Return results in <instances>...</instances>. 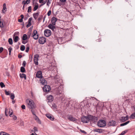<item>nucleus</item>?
<instances>
[{
  "instance_id": "1",
  "label": "nucleus",
  "mask_w": 135,
  "mask_h": 135,
  "mask_svg": "<svg viewBox=\"0 0 135 135\" xmlns=\"http://www.w3.org/2000/svg\"><path fill=\"white\" fill-rule=\"evenodd\" d=\"M26 103L27 106L29 108L32 109L35 108V104L32 100L27 99L26 100Z\"/></svg>"
},
{
  "instance_id": "2",
  "label": "nucleus",
  "mask_w": 135,
  "mask_h": 135,
  "mask_svg": "<svg viewBox=\"0 0 135 135\" xmlns=\"http://www.w3.org/2000/svg\"><path fill=\"white\" fill-rule=\"evenodd\" d=\"M106 124V122L103 120H100L98 122V126L100 127H105Z\"/></svg>"
},
{
  "instance_id": "3",
  "label": "nucleus",
  "mask_w": 135,
  "mask_h": 135,
  "mask_svg": "<svg viewBox=\"0 0 135 135\" xmlns=\"http://www.w3.org/2000/svg\"><path fill=\"white\" fill-rule=\"evenodd\" d=\"M43 88V90L45 92H48L51 90V88L49 85H45Z\"/></svg>"
},
{
  "instance_id": "4",
  "label": "nucleus",
  "mask_w": 135,
  "mask_h": 135,
  "mask_svg": "<svg viewBox=\"0 0 135 135\" xmlns=\"http://www.w3.org/2000/svg\"><path fill=\"white\" fill-rule=\"evenodd\" d=\"M39 57V55L37 54H35L34 56V61L35 64L36 65H38V58Z\"/></svg>"
},
{
  "instance_id": "5",
  "label": "nucleus",
  "mask_w": 135,
  "mask_h": 135,
  "mask_svg": "<svg viewBox=\"0 0 135 135\" xmlns=\"http://www.w3.org/2000/svg\"><path fill=\"white\" fill-rule=\"evenodd\" d=\"M51 32L50 30L46 29L44 31V34L45 36L48 37L51 35Z\"/></svg>"
},
{
  "instance_id": "6",
  "label": "nucleus",
  "mask_w": 135,
  "mask_h": 135,
  "mask_svg": "<svg viewBox=\"0 0 135 135\" xmlns=\"http://www.w3.org/2000/svg\"><path fill=\"white\" fill-rule=\"evenodd\" d=\"M46 41V38L44 37H40L39 38L38 42L41 44H44L45 42Z\"/></svg>"
},
{
  "instance_id": "7",
  "label": "nucleus",
  "mask_w": 135,
  "mask_h": 135,
  "mask_svg": "<svg viewBox=\"0 0 135 135\" xmlns=\"http://www.w3.org/2000/svg\"><path fill=\"white\" fill-rule=\"evenodd\" d=\"M37 32L36 30H34L33 31L32 36L33 37V38L35 39H37L38 37V35L37 34Z\"/></svg>"
},
{
  "instance_id": "8",
  "label": "nucleus",
  "mask_w": 135,
  "mask_h": 135,
  "mask_svg": "<svg viewBox=\"0 0 135 135\" xmlns=\"http://www.w3.org/2000/svg\"><path fill=\"white\" fill-rule=\"evenodd\" d=\"M36 77L39 78H42V72L41 71H38L36 74Z\"/></svg>"
},
{
  "instance_id": "9",
  "label": "nucleus",
  "mask_w": 135,
  "mask_h": 135,
  "mask_svg": "<svg viewBox=\"0 0 135 135\" xmlns=\"http://www.w3.org/2000/svg\"><path fill=\"white\" fill-rule=\"evenodd\" d=\"M116 124V122L115 121L113 120H111L109 121L108 122V125L109 126H115Z\"/></svg>"
},
{
  "instance_id": "10",
  "label": "nucleus",
  "mask_w": 135,
  "mask_h": 135,
  "mask_svg": "<svg viewBox=\"0 0 135 135\" xmlns=\"http://www.w3.org/2000/svg\"><path fill=\"white\" fill-rule=\"evenodd\" d=\"M82 122L84 123H88L90 120L91 121L93 119H81Z\"/></svg>"
},
{
  "instance_id": "11",
  "label": "nucleus",
  "mask_w": 135,
  "mask_h": 135,
  "mask_svg": "<svg viewBox=\"0 0 135 135\" xmlns=\"http://www.w3.org/2000/svg\"><path fill=\"white\" fill-rule=\"evenodd\" d=\"M52 24H50L48 25V27L49 28L51 29L53 31H55L56 30V27L54 26V25H52Z\"/></svg>"
},
{
  "instance_id": "12",
  "label": "nucleus",
  "mask_w": 135,
  "mask_h": 135,
  "mask_svg": "<svg viewBox=\"0 0 135 135\" xmlns=\"http://www.w3.org/2000/svg\"><path fill=\"white\" fill-rule=\"evenodd\" d=\"M40 83H41L43 85H45L47 84V82L46 80L42 78H41L40 80Z\"/></svg>"
},
{
  "instance_id": "13",
  "label": "nucleus",
  "mask_w": 135,
  "mask_h": 135,
  "mask_svg": "<svg viewBox=\"0 0 135 135\" xmlns=\"http://www.w3.org/2000/svg\"><path fill=\"white\" fill-rule=\"evenodd\" d=\"M47 99L48 100V102H51L53 100V97L52 95H50L49 96H48Z\"/></svg>"
},
{
  "instance_id": "14",
  "label": "nucleus",
  "mask_w": 135,
  "mask_h": 135,
  "mask_svg": "<svg viewBox=\"0 0 135 135\" xmlns=\"http://www.w3.org/2000/svg\"><path fill=\"white\" fill-rule=\"evenodd\" d=\"M57 19L55 17H53L51 19V21L52 24L53 25H55V22L57 21Z\"/></svg>"
},
{
  "instance_id": "15",
  "label": "nucleus",
  "mask_w": 135,
  "mask_h": 135,
  "mask_svg": "<svg viewBox=\"0 0 135 135\" xmlns=\"http://www.w3.org/2000/svg\"><path fill=\"white\" fill-rule=\"evenodd\" d=\"M7 11V8L6 7V4L4 3L3 4V7L2 9V12L4 13H5V12Z\"/></svg>"
},
{
  "instance_id": "16",
  "label": "nucleus",
  "mask_w": 135,
  "mask_h": 135,
  "mask_svg": "<svg viewBox=\"0 0 135 135\" xmlns=\"http://www.w3.org/2000/svg\"><path fill=\"white\" fill-rule=\"evenodd\" d=\"M93 131L94 132L101 133L103 131V130L101 129H94Z\"/></svg>"
},
{
  "instance_id": "17",
  "label": "nucleus",
  "mask_w": 135,
  "mask_h": 135,
  "mask_svg": "<svg viewBox=\"0 0 135 135\" xmlns=\"http://www.w3.org/2000/svg\"><path fill=\"white\" fill-rule=\"evenodd\" d=\"M39 14V12H37L36 13H34L33 14V17L35 20H36L37 19Z\"/></svg>"
},
{
  "instance_id": "18",
  "label": "nucleus",
  "mask_w": 135,
  "mask_h": 135,
  "mask_svg": "<svg viewBox=\"0 0 135 135\" xmlns=\"http://www.w3.org/2000/svg\"><path fill=\"white\" fill-rule=\"evenodd\" d=\"M96 110L97 111H99L102 109V107L100 106L98 104L96 107Z\"/></svg>"
},
{
  "instance_id": "19",
  "label": "nucleus",
  "mask_w": 135,
  "mask_h": 135,
  "mask_svg": "<svg viewBox=\"0 0 135 135\" xmlns=\"http://www.w3.org/2000/svg\"><path fill=\"white\" fill-rule=\"evenodd\" d=\"M19 38L18 36H13V40L15 42H17L19 40Z\"/></svg>"
},
{
  "instance_id": "20",
  "label": "nucleus",
  "mask_w": 135,
  "mask_h": 135,
  "mask_svg": "<svg viewBox=\"0 0 135 135\" xmlns=\"http://www.w3.org/2000/svg\"><path fill=\"white\" fill-rule=\"evenodd\" d=\"M46 116L48 118H54V117L50 114H46Z\"/></svg>"
},
{
  "instance_id": "21",
  "label": "nucleus",
  "mask_w": 135,
  "mask_h": 135,
  "mask_svg": "<svg viewBox=\"0 0 135 135\" xmlns=\"http://www.w3.org/2000/svg\"><path fill=\"white\" fill-rule=\"evenodd\" d=\"M34 6H35L33 9V11H36L38 9V4L37 3H36L35 4Z\"/></svg>"
},
{
  "instance_id": "22",
  "label": "nucleus",
  "mask_w": 135,
  "mask_h": 135,
  "mask_svg": "<svg viewBox=\"0 0 135 135\" xmlns=\"http://www.w3.org/2000/svg\"><path fill=\"white\" fill-rule=\"evenodd\" d=\"M31 112H32V113L33 114V117L34 118H38L37 116L35 114V113L34 110H31Z\"/></svg>"
},
{
  "instance_id": "23",
  "label": "nucleus",
  "mask_w": 135,
  "mask_h": 135,
  "mask_svg": "<svg viewBox=\"0 0 135 135\" xmlns=\"http://www.w3.org/2000/svg\"><path fill=\"white\" fill-rule=\"evenodd\" d=\"M20 77L21 78H24L25 79H26V77L25 74H20Z\"/></svg>"
},
{
  "instance_id": "24",
  "label": "nucleus",
  "mask_w": 135,
  "mask_h": 135,
  "mask_svg": "<svg viewBox=\"0 0 135 135\" xmlns=\"http://www.w3.org/2000/svg\"><path fill=\"white\" fill-rule=\"evenodd\" d=\"M27 35L26 34H24L23 36L22 40H25L27 39Z\"/></svg>"
},
{
  "instance_id": "25",
  "label": "nucleus",
  "mask_w": 135,
  "mask_h": 135,
  "mask_svg": "<svg viewBox=\"0 0 135 135\" xmlns=\"http://www.w3.org/2000/svg\"><path fill=\"white\" fill-rule=\"evenodd\" d=\"M0 135H10L9 134L5 132H1L0 133Z\"/></svg>"
},
{
  "instance_id": "26",
  "label": "nucleus",
  "mask_w": 135,
  "mask_h": 135,
  "mask_svg": "<svg viewBox=\"0 0 135 135\" xmlns=\"http://www.w3.org/2000/svg\"><path fill=\"white\" fill-rule=\"evenodd\" d=\"M68 120L75 122L76 121L77 119H68Z\"/></svg>"
},
{
  "instance_id": "27",
  "label": "nucleus",
  "mask_w": 135,
  "mask_h": 135,
  "mask_svg": "<svg viewBox=\"0 0 135 135\" xmlns=\"http://www.w3.org/2000/svg\"><path fill=\"white\" fill-rule=\"evenodd\" d=\"M21 71L22 73H25V68L23 67H21Z\"/></svg>"
},
{
  "instance_id": "28",
  "label": "nucleus",
  "mask_w": 135,
  "mask_h": 135,
  "mask_svg": "<svg viewBox=\"0 0 135 135\" xmlns=\"http://www.w3.org/2000/svg\"><path fill=\"white\" fill-rule=\"evenodd\" d=\"M8 42L10 45H12L13 44V41L11 38H9L8 40Z\"/></svg>"
},
{
  "instance_id": "29",
  "label": "nucleus",
  "mask_w": 135,
  "mask_h": 135,
  "mask_svg": "<svg viewBox=\"0 0 135 135\" xmlns=\"http://www.w3.org/2000/svg\"><path fill=\"white\" fill-rule=\"evenodd\" d=\"M25 49V47L24 45H22L20 47V50L22 51L24 50Z\"/></svg>"
},
{
  "instance_id": "30",
  "label": "nucleus",
  "mask_w": 135,
  "mask_h": 135,
  "mask_svg": "<svg viewBox=\"0 0 135 135\" xmlns=\"http://www.w3.org/2000/svg\"><path fill=\"white\" fill-rule=\"evenodd\" d=\"M128 131V130H125V131H123L122 133L119 135H124L126 132Z\"/></svg>"
},
{
  "instance_id": "31",
  "label": "nucleus",
  "mask_w": 135,
  "mask_h": 135,
  "mask_svg": "<svg viewBox=\"0 0 135 135\" xmlns=\"http://www.w3.org/2000/svg\"><path fill=\"white\" fill-rule=\"evenodd\" d=\"M129 122V121H127L126 122L124 123H123L120 124V126H125V125H126V124H127Z\"/></svg>"
},
{
  "instance_id": "32",
  "label": "nucleus",
  "mask_w": 135,
  "mask_h": 135,
  "mask_svg": "<svg viewBox=\"0 0 135 135\" xmlns=\"http://www.w3.org/2000/svg\"><path fill=\"white\" fill-rule=\"evenodd\" d=\"M15 97V95L13 93L11 94V98L12 100L14 99Z\"/></svg>"
},
{
  "instance_id": "33",
  "label": "nucleus",
  "mask_w": 135,
  "mask_h": 135,
  "mask_svg": "<svg viewBox=\"0 0 135 135\" xmlns=\"http://www.w3.org/2000/svg\"><path fill=\"white\" fill-rule=\"evenodd\" d=\"M134 117H135V113H133L130 115L129 118H134Z\"/></svg>"
},
{
  "instance_id": "34",
  "label": "nucleus",
  "mask_w": 135,
  "mask_h": 135,
  "mask_svg": "<svg viewBox=\"0 0 135 135\" xmlns=\"http://www.w3.org/2000/svg\"><path fill=\"white\" fill-rule=\"evenodd\" d=\"M36 121L40 124L41 123V121L39 119H35Z\"/></svg>"
},
{
  "instance_id": "35",
  "label": "nucleus",
  "mask_w": 135,
  "mask_h": 135,
  "mask_svg": "<svg viewBox=\"0 0 135 135\" xmlns=\"http://www.w3.org/2000/svg\"><path fill=\"white\" fill-rule=\"evenodd\" d=\"M9 115L10 117H12V115L13 112H12V110H11V111H10V110H9Z\"/></svg>"
},
{
  "instance_id": "36",
  "label": "nucleus",
  "mask_w": 135,
  "mask_h": 135,
  "mask_svg": "<svg viewBox=\"0 0 135 135\" xmlns=\"http://www.w3.org/2000/svg\"><path fill=\"white\" fill-rule=\"evenodd\" d=\"M28 0H26L25 1H25H23L22 2V3H24V5H25L26 4H28L29 3V2L28 3Z\"/></svg>"
},
{
  "instance_id": "37",
  "label": "nucleus",
  "mask_w": 135,
  "mask_h": 135,
  "mask_svg": "<svg viewBox=\"0 0 135 135\" xmlns=\"http://www.w3.org/2000/svg\"><path fill=\"white\" fill-rule=\"evenodd\" d=\"M85 118H94L93 116L91 115H89L87 117H85Z\"/></svg>"
},
{
  "instance_id": "38",
  "label": "nucleus",
  "mask_w": 135,
  "mask_h": 135,
  "mask_svg": "<svg viewBox=\"0 0 135 135\" xmlns=\"http://www.w3.org/2000/svg\"><path fill=\"white\" fill-rule=\"evenodd\" d=\"M0 85L1 87L2 88L4 87L5 86L4 84L2 82H1L0 83Z\"/></svg>"
},
{
  "instance_id": "39",
  "label": "nucleus",
  "mask_w": 135,
  "mask_h": 135,
  "mask_svg": "<svg viewBox=\"0 0 135 135\" xmlns=\"http://www.w3.org/2000/svg\"><path fill=\"white\" fill-rule=\"evenodd\" d=\"M31 6H29L28 7V12H31Z\"/></svg>"
},
{
  "instance_id": "40",
  "label": "nucleus",
  "mask_w": 135,
  "mask_h": 135,
  "mask_svg": "<svg viewBox=\"0 0 135 135\" xmlns=\"http://www.w3.org/2000/svg\"><path fill=\"white\" fill-rule=\"evenodd\" d=\"M5 94L7 95H10V93L9 91H7L6 90L5 91Z\"/></svg>"
},
{
  "instance_id": "41",
  "label": "nucleus",
  "mask_w": 135,
  "mask_h": 135,
  "mask_svg": "<svg viewBox=\"0 0 135 135\" xmlns=\"http://www.w3.org/2000/svg\"><path fill=\"white\" fill-rule=\"evenodd\" d=\"M51 0H47V5L49 6V4L51 3Z\"/></svg>"
},
{
  "instance_id": "42",
  "label": "nucleus",
  "mask_w": 135,
  "mask_h": 135,
  "mask_svg": "<svg viewBox=\"0 0 135 135\" xmlns=\"http://www.w3.org/2000/svg\"><path fill=\"white\" fill-rule=\"evenodd\" d=\"M31 23H28V24L26 26V27L27 28H28L30 26H31Z\"/></svg>"
},
{
  "instance_id": "43",
  "label": "nucleus",
  "mask_w": 135,
  "mask_h": 135,
  "mask_svg": "<svg viewBox=\"0 0 135 135\" xmlns=\"http://www.w3.org/2000/svg\"><path fill=\"white\" fill-rule=\"evenodd\" d=\"M128 119H122L121 120L122 122H125L128 120Z\"/></svg>"
},
{
  "instance_id": "44",
  "label": "nucleus",
  "mask_w": 135,
  "mask_h": 135,
  "mask_svg": "<svg viewBox=\"0 0 135 135\" xmlns=\"http://www.w3.org/2000/svg\"><path fill=\"white\" fill-rule=\"evenodd\" d=\"M51 11L50 10H49L48 12H47V15L48 16H50L51 14Z\"/></svg>"
},
{
  "instance_id": "45",
  "label": "nucleus",
  "mask_w": 135,
  "mask_h": 135,
  "mask_svg": "<svg viewBox=\"0 0 135 135\" xmlns=\"http://www.w3.org/2000/svg\"><path fill=\"white\" fill-rule=\"evenodd\" d=\"M3 48L2 47H0V53H1L3 51Z\"/></svg>"
},
{
  "instance_id": "46",
  "label": "nucleus",
  "mask_w": 135,
  "mask_h": 135,
  "mask_svg": "<svg viewBox=\"0 0 135 135\" xmlns=\"http://www.w3.org/2000/svg\"><path fill=\"white\" fill-rule=\"evenodd\" d=\"M12 50V48L11 47H10L8 49V51L9 52L11 53V52Z\"/></svg>"
},
{
  "instance_id": "47",
  "label": "nucleus",
  "mask_w": 135,
  "mask_h": 135,
  "mask_svg": "<svg viewBox=\"0 0 135 135\" xmlns=\"http://www.w3.org/2000/svg\"><path fill=\"white\" fill-rule=\"evenodd\" d=\"M29 47H27L26 48V52H27L29 51Z\"/></svg>"
},
{
  "instance_id": "48",
  "label": "nucleus",
  "mask_w": 135,
  "mask_h": 135,
  "mask_svg": "<svg viewBox=\"0 0 135 135\" xmlns=\"http://www.w3.org/2000/svg\"><path fill=\"white\" fill-rule=\"evenodd\" d=\"M34 129V133H35L36 131H38V130H37V128L36 127H34V128H33Z\"/></svg>"
},
{
  "instance_id": "49",
  "label": "nucleus",
  "mask_w": 135,
  "mask_h": 135,
  "mask_svg": "<svg viewBox=\"0 0 135 135\" xmlns=\"http://www.w3.org/2000/svg\"><path fill=\"white\" fill-rule=\"evenodd\" d=\"M23 19L21 18L18 19V21L19 22H21L23 21Z\"/></svg>"
},
{
  "instance_id": "50",
  "label": "nucleus",
  "mask_w": 135,
  "mask_h": 135,
  "mask_svg": "<svg viewBox=\"0 0 135 135\" xmlns=\"http://www.w3.org/2000/svg\"><path fill=\"white\" fill-rule=\"evenodd\" d=\"M32 18H29L28 20V23H31V22L32 20Z\"/></svg>"
},
{
  "instance_id": "51",
  "label": "nucleus",
  "mask_w": 135,
  "mask_h": 135,
  "mask_svg": "<svg viewBox=\"0 0 135 135\" xmlns=\"http://www.w3.org/2000/svg\"><path fill=\"white\" fill-rule=\"evenodd\" d=\"M26 61H24L23 62V64H22L24 66H25L26 65Z\"/></svg>"
},
{
  "instance_id": "52",
  "label": "nucleus",
  "mask_w": 135,
  "mask_h": 135,
  "mask_svg": "<svg viewBox=\"0 0 135 135\" xmlns=\"http://www.w3.org/2000/svg\"><path fill=\"white\" fill-rule=\"evenodd\" d=\"M21 108L23 109H25V106L24 105H22L21 106Z\"/></svg>"
},
{
  "instance_id": "53",
  "label": "nucleus",
  "mask_w": 135,
  "mask_h": 135,
  "mask_svg": "<svg viewBox=\"0 0 135 135\" xmlns=\"http://www.w3.org/2000/svg\"><path fill=\"white\" fill-rule=\"evenodd\" d=\"M4 119H0V122L2 123L4 122Z\"/></svg>"
},
{
  "instance_id": "54",
  "label": "nucleus",
  "mask_w": 135,
  "mask_h": 135,
  "mask_svg": "<svg viewBox=\"0 0 135 135\" xmlns=\"http://www.w3.org/2000/svg\"><path fill=\"white\" fill-rule=\"evenodd\" d=\"M80 131L81 132H82V133H84L85 134H86V132L82 130L81 129L80 130Z\"/></svg>"
},
{
  "instance_id": "55",
  "label": "nucleus",
  "mask_w": 135,
  "mask_h": 135,
  "mask_svg": "<svg viewBox=\"0 0 135 135\" xmlns=\"http://www.w3.org/2000/svg\"><path fill=\"white\" fill-rule=\"evenodd\" d=\"M19 32H15L13 35V36H15V35H17L18 34Z\"/></svg>"
},
{
  "instance_id": "56",
  "label": "nucleus",
  "mask_w": 135,
  "mask_h": 135,
  "mask_svg": "<svg viewBox=\"0 0 135 135\" xmlns=\"http://www.w3.org/2000/svg\"><path fill=\"white\" fill-rule=\"evenodd\" d=\"M59 90V93L61 94L62 91V88L60 91L59 90Z\"/></svg>"
},
{
  "instance_id": "57",
  "label": "nucleus",
  "mask_w": 135,
  "mask_h": 135,
  "mask_svg": "<svg viewBox=\"0 0 135 135\" xmlns=\"http://www.w3.org/2000/svg\"><path fill=\"white\" fill-rule=\"evenodd\" d=\"M44 0H39V2L40 3H43Z\"/></svg>"
},
{
  "instance_id": "58",
  "label": "nucleus",
  "mask_w": 135,
  "mask_h": 135,
  "mask_svg": "<svg viewBox=\"0 0 135 135\" xmlns=\"http://www.w3.org/2000/svg\"><path fill=\"white\" fill-rule=\"evenodd\" d=\"M20 17H21V18L23 19L24 18V16L23 15H21Z\"/></svg>"
},
{
  "instance_id": "59",
  "label": "nucleus",
  "mask_w": 135,
  "mask_h": 135,
  "mask_svg": "<svg viewBox=\"0 0 135 135\" xmlns=\"http://www.w3.org/2000/svg\"><path fill=\"white\" fill-rule=\"evenodd\" d=\"M47 0H44V1H43V3H44V4H45L47 2Z\"/></svg>"
},
{
  "instance_id": "60",
  "label": "nucleus",
  "mask_w": 135,
  "mask_h": 135,
  "mask_svg": "<svg viewBox=\"0 0 135 135\" xmlns=\"http://www.w3.org/2000/svg\"><path fill=\"white\" fill-rule=\"evenodd\" d=\"M18 57L19 58H21L22 57V55L19 54L18 55Z\"/></svg>"
},
{
  "instance_id": "61",
  "label": "nucleus",
  "mask_w": 135,
  "mask_h": 135,
  "mask_svg": "<svg viewBox=\"0 0 135 135\" xmlns=\"http://www.w3.org/2000/svg\"><path fill=\"white\" fill-rule=\"evenodd\" d=\"M128 116L127 115L125 117H122L121 118H128Z\"/></svg>"
},
{
  "instance_id": "62",
  "label": "nucleus",
  "mask_w": 135,
  "mask_h": 135,
  "mask_svg": "<svg viewBox=\"0 0 135 135\" xmlns=\"http://www.w3.org/2000/svg\"><path fill=\"white\" fill-rule=\"evenodd\" d=\"M61 2H65L66 1V0H60Z\"/></svg>"
},
{
  "instance_id": "63",
  "label": "nucleus",
  "mask_w": 135,
  "mask_h": 135,
  "mask_svg": "<svg viewBox=\"0 0 135 135\" xmlns=\"http://www.w3.org/2000/svg\"><path fill=\"white\" fill-rule=\"evenodd\" d=\"M68 118H73V117L72 116L70 115H69V117H68Z\"/></svg>"
},
{
  "instance_id": "64",
  "label": "nucleus",
  "mask_w": 135,
  "mask_h": 135,
  "mask_svg": "<svg viewBox=\"0 0 135 135\" xmlns=\"http://www.w3.org/2000/svg\"><path fill=\"white\" fill-rule=\"evenodd\" d=\"M32 28H33V26H32L30 28H29L31 30V31L32 30Z\"/></svg>"
}]
</instances>
